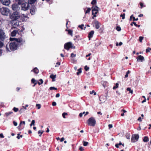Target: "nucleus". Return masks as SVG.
I'll return each instance as SVG.
<instances>
[{
  "mask_svg": "<svg viewBox=\"0 0 151 151\" xmlns=\"http://www.w3.org/2000/svg\"><path fill=\"white\" fill-rule=\"evenodd\" d=\"M140 4L141 6V8L142 9V7H143V6H143V4L142 3H141V2H140Z\"/></svg>",
  "mask_w": 151,
  "mask_h": 151,
  "instance_id": "nucleus-57",
  "label": "nucleus"
},
{
  "mask_svg": "<svg viewBox=\"0 0 151 151\" xmlns=\"http://www.w3.org/2000/svg\"><path fill=\"white\" fill-rule=\"evenodd\" d=\"M130 73V71L129 70L127 71V72L125 75V78H126L128 76V74Z\"/></svg>",
  "mask_w": 151,
  "mask_h": 151,
  "instance_id": "nucleus-34",
  "label": "nucleus"
},
{
  "mask_svg": "<svg viewBox=\"0 0 151 151\" xmlns=\"http://www.w3.org/2000/svg\"><path fill=\"white\" fill-rule=\"evenodd\" d=\"M87 123L89 126L94 127L96 125V121L94 117H91L88 119Z\"/></svg>",
  "mask_w": 151,
  "mask_h": 151,
  "instance_id": "nucleus-4",
  "label": "nucleus"
},
{
  "mask_svg": "<svg viewBox=\"0 0 151 151\" xmlns=\"http://www.w3.org/2000/svg\"><path fill=\"white\" fill-rule=\"evenodd\" d=\"M133 24H134V25L136 26V27H140V25H137L136 23L135 22H133L132 23H131V24H130V25L132 26H133Z\"/></svg>",
  "mask_w": 151,
  "mask_h": 151,
  "instance_id": "nucleus-24",
  "label": "nucleus"
},
{
  "mask_svg": "<svg viewBox=\"0 0 151 151\" xmlns=\"http://www.w3.org/2000/svg\"><path fill=\"white\" fill-rule=\"evenodd\" d=\"M79 150L81 151H83L84 150L83 148L82 147H80Z\"/></svg>",
  "mask_w": 151,
  "mask_h": 151,
  "instance_id": "nucleus-50",
  "label": "nucleus"
},
{
  "mask_svg": "<svg viewBox=\"0 0 151 151\" xmlns=\"http://www.w3.org/2000/svg\"><path fill=\"white\" fill-rule=\"evenodd\" d=\"M13 124L15 126H17V123L14 121L13 122Z\"/></svg>",
  "mask_w": 151,
  "mask_h": 151,
  "instance_id": "nucleus-53",
  "label": "nucleus"
},
{
  "mask_svg": "<svg viewBox=\"0 0 151 151\" xmlns=\"http://www.w3.org/2000/svg\"><path fill=\"white\" fill-rule=\"evenodd\" d=\"M96 0H93L91 2L92 4H95L96 3Z\"/></svg>",
  "mask_w": 151,
  "mask_h": 151,
  "instance_id": "nucleus-44",
  "label": "nucleus"
},
{
  "mask_svg": "<svg viewBox=\"0 0 151 151\" xmlns=\"http://www.w3.org/2000/svg\"><path fill=\"white\" fill-rule=\"evenodd\" d=\"M139 138V135L138 134H135L132 135L131 138V142H134L137 141Z\"/></svg>",
  "mask_w": 151,
  "mask_h": 151,
  "instance_id": "nucleus-8",
  "label": "nucleus"
},
{
  "mask_svg": "<svg viewBox=\"0 0 151 151\" xmlns=\"http://www.w3.org/2000/svg\"><path fill=\"white\" fill-rule=\"evenodd\" d=\"M35 7H33V8L30 10V13L32 15H34L35 14Z\"/></svg>",
  "mask_w": 151,
  "mask_h": 151,
  "instance_id": "nucleus-17",
  "label": "nucleus"
},
{
  "mask_svg": "<svg viewBox=\"0 0 151 151\" xmlns=\"http://www.w3.org/2000/svg\"><path fill=\"white\" fill-rule=\"evenodd\" d=\"M138 18L135 19L134 17H133V21H137Z\"/></svg>",
  "mask_w": 151,
  "mask_h": 151,
  "instance_id": "nucleus-61",
  "label": "nucleus"
},
{
  "mask_svg": "<svg viewBox=\"0 0 151 151\" xmlns=\"http://www.w3.org/2000/svg\"><path fill=\"white\" fill-rule=\"evenodd\" d=\"M143 38H144V37H143L140 36V37H139V41L140 42H142V41L143 40Z\"/></svg>",
  "mask_w": 151,
  "mask_h": 151,
  "instance_id": "nucleus-40",
  "label": "nucleus"
},
{
  "mask_svg": "<svg viewBox=\"0 0 151 151\" xmlns=\"http://www.w3.org/2000/svg\"><path fill=\"white\" fill-rule=\"evenodd\" d=\"M133 15H132L130 17V19H129V20L130 21H131L132 20V18H133Z\"/></svg>",
  "mask_w": 151,
  "mask_h": 151,
  "instance_id": "nucleus-62",
  "label": "nucleus"
},
{
  "mask_svg": "<svg viewBox=\"0 0 151 151\" xmlns=\"http://www.w3.org/2000/svg\"><path fill=\"white\" fill-rule=\"evenodd\" d=\"M99 8L97 7V6H95L92 10V14H96L98 13L99 11Z\"/></svg>",
  "mask_w": 151,
  "mask_h": 151,
  "instance_id": "nucleus-12",
  "label": "nucleus"
},
{
  "mask_svg": "<svg viewBox=\"0 0 151 151\" xmlns=\"http://www.w3.org/2000/svg\"><path fill=\"white\" fill-rule=\"evenodd\" d=\"M121 111L123 112L124 113L127 112V111L126 110H125L124 109H122L121 110Z\"/></svg>",
  "mask_w": 151,
  "mask_h": 151,
  "instance_id": "nucleus-63",
  "label": "nucleus"
},
{
  "mask_svg": "<svg viewBox=\"0 0 151 151\" xmlns=\"http://www.w3.org/2000/svg\"><path fill=\"white\" fill-rule=\"evenodd\" d=\"M143 141L144 142H147L149 141V139L147 137H145L143 139Z\"/></svg>",
  "mask_w": 151,
  "mask_h": 151,
  "instance_id": "nucleus-21",
  "label": "nucleus"
},
{
  "mask_svg": "<svg viewBox=\"0 0 151 151\" xmlns=\"http://www.w3.org/2000/svg\"><path fill=\"white\" fill-rule=\"evenodd\" d=\"M36 1V0H28V3L29 4H32L35 3Z\"/></svg>",
  "mask_w": 151,
  "mask_h": 151,
  "instance_id": "nucleus-19",
  "label": "nucleus"
},
{
  "mask_svg": "<svg viewBox=\"0 0 151 151\" xmlns=\"http://www.w3.org/2000/svg\"><path fill=\"white\" fill-rule=\"evenodd\" d=\"M71 60L72 62L73 63H75L76 62V60H75L74 59H72Z\"/></svg>",
  "mask_w": 151,
  "mask_h": 151,
  "instance_id": "nucleus-60",
  "label": "nucleus"
},
{
  "mask_svg": "<svg viewBox=\"0 0 151 151\" xmlns=\"http://www.w3.org/2000/svg\"><path fill=\"white\" fill-rule=\"evenodd\" d=\"M50 77L52 79L53 81H55V78H56V75L52 74L50 76Z\"/></svg>",
  "mask_w": 151,
  "mask_h": 151,
  "instance_id": "nucleus-18",
  "label": "nucleus"
},
{
  "mask_svg": "<svg viewBox=\"0 0 151 151\" xmlns=\"http://www.w3.org/2000/svg\"><path fill=\"white\" fill-rule=\"evenodd\" d=\"M94 23L95 25L96 28L98 29L100 27V23L96 20H95L94 21Z\"/></svg>",
  "mask_w": 151,
  "mask_h": 151,
  "instance_id": "nucleus-14",
  "label": "nucleus"
},
{
  "mask_svg": "<svg viewBox=\"0 0 151 151\" xmlns=\"http://www.w3.org/2000/svg\"><path fill=\"white\" fill-rule=\"evenodd\" d=\"M31 82L33 83H35L36 82H37V81H36V80L34 78L32 79L31 80Z\"/></svg>",
  "mask_w": 151,
  "mask_h": 151,
  "instance_id": "nucleus-38",
  "label": "nucleus"
},
{
  "mask_svg": "<svg viewBox=\"0 0 151 151\" xmlns=\"http://www.w3.org/2000/svg\"><path fill=\"white\" fill-rule=\"evenodd\" d=\"M108 127H109V129H110L113 126L111 124H109L108 125Z\"/></svg>",
  "mask_w": 151,
  "mask_h": 151,
  "instance_id": "nucleus-52",
  "label": "nucleus"
},
{
  "mask_svg": "<svg viewBox=\"0 0 151 151\" xmlns=\"http://www.w3.org/2000/svg\"><path fill=\"white\" fill-rule=\"evenodd\" d=\"M91 10V9L90 8H88L87 9L85 12V13L87 14V13H89L90 12Z\"/></svg>",
  "mask_w": 151,
  "mask_h": 151,
  "instance_id": "nucleus-32",
  "label": "nucleus"
},
{
  "mask_svg": "<svg viewBox=\"0 0 151 151\" xmlns=\"http://www.w3.org/2000/svg\"><path fill=\"white\" fill-rule=\"evenodd\" d=\"M24 0H16V1L17 2L18 4H21L24 2Z\"/></svg>",
  "mask_w": 151,
  "mask_h": 151,
  "instance_id": "nucleus-22",
  "label": "nucleus"
},
{
  "mask_svg": "<svg viewBox=\"0 0 151 151\" xmlns=\"http://www.w3.org/2000/svg\"><path fill=\"white\" fill-rule=\"evenodd\" d=\"M13 110L14 112H17L18 111L19 109L18 108L14 107L13 108Z\"/></svg>",
  "mask_w": 151,
  "mask_h": 151,
  "instance_id": "nucleus-35",
  "label": "nucleus"
},
{
  "mask_svg": "<svg viewBox=\"0 0 151 151\" xmlns=\"http://www.w3.org/2000/svg\"><path fill=\"white\" fill-rule=\"evenodd\" d=\"M18 32V31L17 29L13 30L11 33V36L12 37L15 36Z\"/></svg>",
  "mask_w": 151,
  "mask_h": 151,
  "instance_id": "nucleus-16",
  "label": "nucleus"
},
{
  "mask_svg": "<svg viewBox=\"0 0 151 151\" xmlns=\"http://www.w3.org/2000/svg\"><path fill=\"white\" fill-rule=\"evenodd\" d=\"M28 105L27 104L25 106H23L22 107L23 108L25 109L26 110L27 109L26 107H28Z\"/></svg>",
  "mask_w": 151,
  "mask_h": 151,
  "instance_id": "nucleus-54",
  "label": "nucleus"
},
{
  "mask_svg": "<svg viewBox=\"0 0 151 151\" xmlns=\"http://www.w3.org/2000/svg\"><path fill=\"white\" fill-rule=\"evenodd\" d=\"M67 114L66 113H63V114H62V116H63V118H65V116L66 115H67Z\"/></svg>",
  "mask_w": 151,
  "mask_h": 151,
  "instance_id": "nucleus-43",
  "label": "nucleus"
},
{
  "mask_svg": "<svg viewBox=\"0 0 151 151\" xmlns=\"http://www.w3.org/2000/svg\"><path fill=\"white\" fill-rule=\"evenodd\" d=\"M84 26V25L83 24H82L81 25H79L78 26V27L80 28L81 29H83V27Z\"/></svg>",
  "mask_w": 151,
  "mask_h": 151,
  "instance_id": "nucleus-37",
  "label": "nucleus"
},
{
  "mask_svg": "<svg viewBox=\"0 0 151 151\" xmlns=\"http://www.w3.org/2000/svg\"><path fill=\"white\" fill-rule=\"evenodd\" d=\"M150 48H147L146 49V52H150Z\"/></svg>",
  "mask_w": 151,
  "mask_h": 151,
  "instance_id": "nucleus-51",
  "label": "nucleus"
},
{
  "mask_svg": "<svg viewBox=\"0 0 151 151\" xmlns=\"http://www.w3.org/2000/svg\"><path fill=\"white\" fill-rule=\"evenodd\" d=\"M13 113V112L12 111H9L8 112H6L5 113V115L6 117H8L9 116L12 114Z\"/></svg>",
  "mask_w": 151,
  "mask_h": 151,
  "instance_id": "nucleus-20",
  "label": "nucleus"
},
{
  "mask_svg": "<svg viewBox=\"0 0 151 151\" xmlns=\"http://www.w3.org/2000/svg\"><path fill=\"white\" fill-rule=\"evenodd\" d=\"M103 96H100L99 98L100 101H101L102 102H104L105 101V99H103Z\"/></svg>",
  "mask_w": 151,
  "mask_h": 151,
  "instance_id": "nucleus-23",
  "label": "nucleus"
},
{
  "mask_svg": "<svg viewBox=\"0 0 151 151\" xmlns=\"http://www.w3.org/2000/svg\"><path fill=\"white\" fill-rule=\"evenodd\" d=\"M72 47V43L71 42H69L65 43L64 45V48L68 50L69 49Z\"/></svg>",
  "mask_w": 151,
  "mask_h": 151,
  "instance_id": "nucleus-10",
  "label": "nucleus"
},
{
  "mask_svg": "<svg viewBox=\"0 0 151 151\" xmlns=\"http://www.w3.org/2000/svg\"><path fill=\"white\" fill-rule=\"evenodd\" d=\"M50 90H56L57 88H55L54 87H51L50 88Z\"/></svg>",
  "mask_w": 151,
  "mask_h": 151,
  "instance_id": "nucleus-46",
  "label": "nucleus"
},
{
  "mask_svg": "<svg viewBox=\"0 0 151 151\" xmlns=\"http://www.w3.org/2000/svg\"><path fill=\"white\" fill-rule=\"evenodd\" d=\"M0 2L3 5L6 6L9 5L10 3V0H0Z\"/></svg>",
  "mask_w": 151,
  "mask_h": 151,
  "instance_id": "nucleus-11",
  "label": "nucleus"
},
{
  "mask_svg": "<svg viewBox=\"0 0 151 151\" xmlns=\"http://www.w3.org/2000/svg\"><path fill=\"white\" fill-rule=\"evenodd\" d=\"M83 145L84 146H86L88 145V143L87 142H85V141H83Z\"/></svg>",
  "mask_w": 151,
  "mask_h": 151,
  "instance_id": "nucleus-27",
  "label": "nucleus"
},
{
  "mask_svg": "<svg viewBox=\"0 0 151 151\" xmlns=\"http://www.w3.org/2000/svg\"><path fill=\"white\" fill-rule=\"evenodd\" d=\"M56 105V103L55 102H53L52 103V105L53 106H55Z\"/></svg>",
  "mask_w": 151,
  "mask_h": 151,
  "instance_id": "nucleus-58",
  "label": "nucleus"
},
{
  "mask_svg": "<svg viewBox=\"0 0 151 151\" xmlns=\"http://www.w3.org/2000/svg\"><path fill=\"white\" fill-rule=\"evenodd\" d=\"M67 30L68 32V34L70 35H71V36L72 35V32H73V31L72 30H70V29H69V30Z\"/></svg>",
  "mask_w": 151,
  "mask_h": 151,
  "instance_id": "nucleus-26",
  "label": "nucleus"
},
{
  "mask_svg": "<svg viewBox=\"0 0 151 151\" xmlns=\"http://www.w3.org/2000/svg\"><path fill=\"white\" fill-rule=\"evenodd\" d=\"M1 13L4 15L7 16L9 12V9L7 8L2 7L0 9Z\"/></svg>",
  "mask_w": 151,
  "mask_h": 151,
  "instance_id": "nucleus-5",
  "label": "nucleus"
},
{
  "mask_svg": "<svg viewBox=\"0 0 151 151\" xmlns=\"http://www.w3.org/2000/svg\"><path fill=\"white\" fill-rule=\"evenodd\" d=\"M116 29L118 31H119L121 30V28L119 27H117Z\"/></svg>",
  "mask_w": 151,
  "mask_h": 151,
  "instance_id": "nucleus-47",
  "label": "nucleus"
},
{
  "mask_svg": "<svg viewBox=\"0 0 151 151\" xmlns=\"http://www.w3.org/2000/svg\"><path fill=\"white\" fill-rule=\"evenodd\" d=\"M78 72H77V74L78 75L81 72V68H80L78 70Z\"/></svg>",
  "mask_w": 151,
  "mask_h": 151,
  "instance_id": "nucleus-31",
  "label": "nucleus"
},
{
  "mask_svg": "<svg viewBox=\"0 0 151 151\" xmlns=\"http://www.w3.org/2000/svg\"><path fill=\"white\" fill-rule=\"evenodd\" d=\"M34 72L36 74H37L39 72V70L37 68H35L33 69Z\"/></svg>",
  "mask_w": 151,
  "mask_h": 151,
  "instance_id": "nucleus-25",
  "label": "nucleus"
},
{
  "mask_svg": "<svg viewBox=\"0 0 151 151\" xmlns=\"http://www.w3.org/2000/svg\"><path fill=\"white\" fill-rule=\"evenodd\" d=\"M39 81H40V82H38V84L39 85H40L42 84V83H43V81L42 79H40L39 80Z\"/></svg>",
  "mask_w": 151,
  "mask_h": 151,
  "instance_id": "nucleus-33",
  "label": "nucleus"
},
{
  "mask_svg": "<svg viewBox=\"0 0 151 151\" xmlns=\"http://www.w3.org/2000/svg\"><path fill=\"white\" fill-rule=\"evenodd\" d=\"M23 124L25 125V122L24 121H21L20 122V124H19V126L18 127H19L21 125V124Z\"/></svg>",
  "mask_w": 151,
  "mask_h": 151,
  "instance_id": "nucleus-42",
  "label": "nucleus"
},
{
  "mask_svg": "<svg viewBox=\"0 0 151 151\" xmlns=\"http://www.w3.org/2000/svg\"><path fill=\"white\" fill-rule=\"evenodd\" d=\"M35 120H32V122L30 124V126H32V125L34 126L35 125Z\"/></svg>",
  "mask_w": 151,
  "mask_h": 151,
  "instance_id": "nucleus-29",
  "label": "nucleus"
},
{
  "mask_svg": "<svg viewBox=\"0 0 151 151\" xmlns=\"http://www.w3.org/2000/svg\"><path fill=\"white\" fill-rule=\"evenodd\" d=\"M0 137L1 138H3L4 137V136L3 134L2 133H0Z\"/></svg>",
  "mask_w": 151,
  "mask_h": 151,
  "instance_id": "nucleus-55",
  "label": "nucleus"
},
{
  "mask_svg": "<svg viewBox=\"0 0 151 151\" xmlns=\"http://www.w3.org/2000/svg\"><path fill=\"white\" fill-rule=\"evenodd\" d=\"M64 139L63 137L62 138L60 139V142H62L64 141Z\"/></svg>",
  "mask_w": 151,
  "mask_h": 151,
  "instance_id": "nucleus-64",
  "label": "nucleus"
},
{
  "mask_svg": "<svg viewBox=\"0 0 151 151\" xmlns=\"http://www.w3.org/2000/svg\"><path fill=\"white\" fill-rule=\"evenodd\" d=\"M36 106L37 107L38 109H40L41 108V105L40 104H36Z\"/></svg>",
  "mask_w": 151,
  "mask_h": 151,
  "instance_id": "nucleus-41",
  "label": "nucleus"
},
{
  "mask_svg": "<svg viewBox=\"0 0 151 151\" xmlns=\"http://www.w3.org/2000/svg\"><path fill=\"white\" fill-rule=\"evenodd\" d=\"M60 96V94L59 93H58L56 94L55 96L56 98H58V97H59Z\"/></svg>",
  "mask_w": 151,
  "mask_h": 151,
  "instance_id": "nucleus-59",
  "label": "nucleus"
},
{
  "mask_svg": "<svg viewBox=\"0 0 151 151\" xmlns=\"http://www.w3.org/2000/svg\"><path fill=\"white\" fill-rule=\"evenodd\" d=\"M90 93L91 94H93V93H94V95H95L96 94V93L95 92V91L94 90H93L92 91H90Z\"/></svg>",
  "mask_w": 151,
  "mask_h": 151,
  "instance_id": "nucleus-36",
  "label": "nucleus"
},
{
  "mask_svg": "<svg viewBox=\"0 0 151 151\" xmlns=\"http://www.w3.org/2000/svg\"><path fill=\"white\" fill-rule=\"evenodd\" d=\"M20 17V14L17 11L14 12L10 16V19L13 21H15L18 19Z\"/></svg>",
  "mask_w": 151,
  "mask_h": 151,
  "instance_id": "nucleus-3",
  "label": "nucleus"
},
{
  "mask_svg": "<svg viewBox=\"0 0 151 151\" xmlns=\"http://www.w3.org/2000/svg\"><path fill=\"white\" fill-rule=\"evenodd\" d=\"M136 58L137 59V62L140 61L142 62L145 60L144 57L141 55H139Z\"/></svg>",
  "mask_w": 151,
  "mask_h": 151,
  "instance_id": "nucleus-13",
  "label": "nucleus"
},
{
  "mask_svg": "<svg viewBox=\"0 0 151 151\" xmlns=\"http://www.w3.org/2000/svg\"><path fill=\"white\" fill-rule=\"evenodd\" d=\"M19 4H14L12 5V9L15 11L19 10L20 9V7H19Z\"/></svg>",
  "mask_w": 151,
  "mask_h": 151,
  "instance_id": "nucleus-9",
  "label": "nucleus"
},
{
  "mask_svg": "<svg viewBox=\"0 0 151 151\" xmlns=\"http://www.w3.org/2000/svg\"><path fill=\"white\" fill-rule=\"evenodd\" d=\"M94 33V31H91L89 33L88 36L89 40H90V39L93 37Z\"/></svg>",
  "mask_w": 151,
  "mask_h": 151,
  "instance_id": "nucleus-15",
  "label": "nucleus"
},
{
  "mask_svg": "<svg viewBox=\"0 0 151 151\" xmlns=\"http://www.w3.org/2000/svg\"><path fill=\"white\" fill-rule=\"evenodd\" d=\"M19 22L18 21H13L12 22V29L16 28L19 26Z\"/></svg>",
  "mask_w": 151,
  "mask_h": 151,
  "instance_id": "nucleus-7",
  "label": "nucleus"
},
{
  "mask_svg": "<svg viewBox=\"0 0 151 151\" xmlns=\"http://www.w3.org/2000/svg\"><path fill=\"white\" fill-rule=\"evenodd\" d=\"M76 56V55L74 54L73 53H72L71 54V57L72 58L75 57Z\"/></svg>",
  "mask_w": 151,
  "mask_h": 151,
  "instance_id": "nucleus-49",
  "label": "nucleus"
},
{
  "mask_svg": "<svg viewBox=\"0 0 151 151\" xmlns=\"http://www.w3.org/2000/svg\"><path fill=\"white\" fill-rule=\"evenodd\" d=\"M101 44V42H98L96 44V45H97V46H98L99 45H100Z\"/></svg>",
  "mask_w": 151,
  "mask_h": 151,
  "instance_id": "nucleus-56",
  "label": "nucleus"
},
{
  "mask_svg": "<svg viewBox=\"0 0 151 151\" xmlns=\"http://www.w3.org/2000/svg\"><path fill=\"white\" fill-rule=\"evenodd\" d=\"M85 69L86 71L88 70L89 69V68L88 67L87 65H86L85 66L84 68Z\"/></svg>",
  "mask_w": 151,
  "mask_h": 151,
  "instance_id": "nucleus-45",
  "label": "nucleus"
},
{
  "mask_svg": "<svg viewBox=\"0 0 151 151\" xmlns=\"http://www.w3.org/2000/svg\"><path fill=\"white\" fill-rule=\"evenodd\" d=\"M118 86L119 84L117 83H116L115 84V86L113 87V89H115L118 88Z\"/></svg>",
  "mask_w": 151,
  "mask_h": 151,
  "instance_id": "nucleus-30",
  "label": "nucleus"
},
{
  "mask_svg": "<svg viewBox=\"0 0 151 151\" xmlns=\"http://www.w3.org/2000/svg\"><path fill=\"white\" fill-rule=\"evenodd\" d=\"M125 13H124L122 14H121L120 15V17H122V19H125Z\"/></svg>",
  "mask_w": 151,
  "mask_h": 151,
  "instance_id": "nucleus-39",
  "label": "nucleus"
},
{
  "mask_svg": "<svg viewBox=\"0 0 151 151\" xmlns=\"http://www.w3.org/2000/svg\"><path fill=\"white\" fill-rule=\"evenodd\" d=\"M10 40L12 41L9 44V46L7 45L6 46L7 51H10L9 49V47L11 50L14 51L17 49L18 47L23 44L25 42L24 39L22 38H10Z\"/></svg>",
  "mask_w": 151,
  "mask_h": 151,
  "instance_id": "nucleus-1",
  "label": "nucleus"
},
{
  "mask_svg": "<svg viewBox=\"0 0 151 151\" xmlns=\"http://www.w3.org/2000/svg\"><path fill=\"white\" fill-rule=\"evenodd\" d=\"M22 9L24 11H26L28 10L29 7V4L28 3H25L22 4Z\"/></svg>",
  "mask_w": 151,
  "mask_h": 151,
  "instance_id": "nucleus-6",
  "label": "nucleus"
},
{
  "mask_svg": "<svg viewBox=\"0 0 151 151\" xmlns=\"http://www.w3.org/2000/svg\"><path fill=\"white\" fill-rule=\"evenodd\" d=\"M44 131H42V132H41L40 130H39L38 131V134H40L39 135V136H41V134L43 133Z\"/></svg>",
  "mask_w": 151,
  "mask_h": 151,
  "instance_id": "nucleus-48",
  "label": "nucleus"
},
{
  "mask_svg": "<svg viewBox=\"0 0 151 151\" xmlns=\"http://www.w3.org/2000/svg\"><path fill=\"white\" fill-rule=\"evenodd\" d=\"M127 91H129V93L131 94L133 93V91L131 90V89L130 88H127Z\"/></svg>",
  "mask_w": 151,
  "mask_h": 151,
  "instance_id": "nucleus-28",
  "label": "nucleus"
},
{
  "mask_svg": "<svg viewBox=\"0 0 151 151\" xmlns=\"http://www.w3.org/2000/svg\"><path fill=\"white\" fill-rule=\"evenodd\" d=\"M5 37V33L4 30L0 29V48L2 47L4 45L2 41L4 40Z\"/></svg>",
  "mask_w": 151,
  "mask_h": 151,
  "instance_id": "nucleus-2",
  "label": "nucleus"
}]
</instances>
